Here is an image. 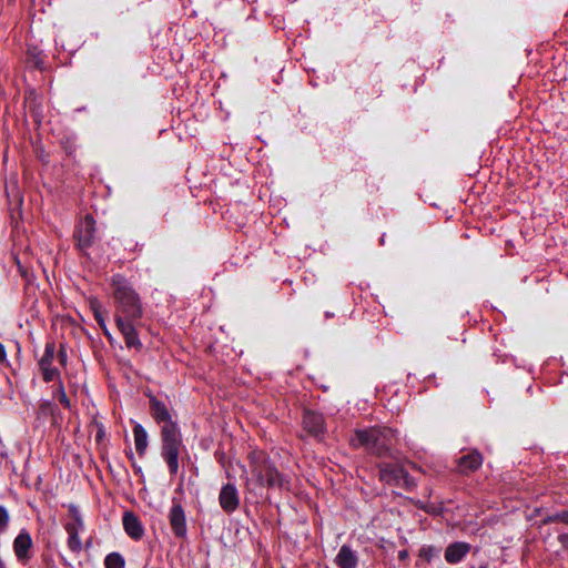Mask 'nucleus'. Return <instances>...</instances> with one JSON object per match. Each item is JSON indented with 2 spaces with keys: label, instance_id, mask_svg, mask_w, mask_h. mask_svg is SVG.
<instances>
[{
  "label": "nucleus",
  "instance_id": "aec40b11",
  "mask_svg": "<svg viewBox=\"0 0 568 568\" xmlns=\"http://www.w3.org/2000/svg\"><path fill=\"white\" fill-rule=\"evenodd\" d=\"M551 523H562L568 525V510L559 511L552 515L545 517L541 520L542 525L551 524Z\"/></svg>",
  "mask_w": 568,
  "mask_h": 568
},
{
  "label": "nucleus",
  "instance_id": "a878e982",
  "mask_svg": "<svg viewBox=\"0 0 568 568\" xmlns=\"http://www.w3.org/2000/svg\"><path fill=\"white\" fill-rule=\"evenodd\" d=\"M58 359L62 366L67 365L68 354H67L65 346L63 344L60 345V348L58 352Z\"/></svg>",
  "mask_w": 568,
  "mask_h": 568
},
{
  "label": "nucleus",
  "instance_id": "9d476101",
  "mask_svg": "<svg viewBox=\"0 0 568 568\" xmlns=\"http://www.w3.org/2000/svg\"><path fill=\"white\" fill-rule=\"evenodd\" d=\"M219 503L221 508L231 514L235 511L240 505V497L234 484H225L220 491Z\"/></svg>",
  "mask_w": 568,
  "mask_h": 568
},
{
  "label": "nucleus",
  "instance_id": "7c9ffc66",
  "mask_svg": "<svg viewBox=\"0 0 568 568\" xmlns=\"http://www.w3.org/2000/svg\"><path fill=\"white\" fill-rule=\"evenodd\" d=\"M129 457H130L131 460H133V454L132 453L129 454Z\"/></svg>",
  "mask_w": 568,
  "mask_h": 568
},
{
  "label": "nucleus",
  "instance_id": "1a4fd4ad",
  "mask_svg": "<svg viewBox=\"0 0 568 568\" xmlns=\"http://www.w3.org/2000/svg\"><path fill=\"white\" fill-rule=\"evenodd\" d=\"M378 470L379 479L385 484L396 487L402 485L403 471L405 470L403 466L398 464L381 463Z\"/></svg>",
  "mask_w": 568,
  "mask_h": 568
},
{
  "label": "nucleus",
  "instance_id": "5701e85b",
  "mask_svg": "<svg viewBox=\"0 0 568 568\" xmlns=\"http://www.w3.org/2000/svg\"><path fill=\"white\" fill-rule=\"evenodd\" d=\"M9 524V514L8 510L0 506V532L6 531Z\"/></svg>",
  "mask_w": 568,
  "mask_h": 568
},
{
  "label": "nucleus",
  "instance_id": "f257e3e1",
  "mask_svg": "<svg viewBox=\"0 0 568 568\" xmlns=\"http://www.w3.org/2000/svg\"><path fill=\"white\" fill-rule=\"evenodd\" d=\"M114 321L128 348L141 351L143 345L136 331L143 316V305L139 293L128 278L121 274L111 277Z\"/></svg>",
  "mask_w": 568,
  "mask_h": 568
},
{
  "label": "nucleus",
  "instance_id": "c756f323",
  "mask_svg": "<svg viewBox=\"0 0 568 568\" xmlns=\"http://www.w3.org/2000/svg\"><path fill=\"white\" fill-rule=\"evenodd\" d=\"M133 467L135 468L136 471H141V467H136L134 463H133Z\"/></svg>",
  "mask_w": 568,
  "mask_h": 568
},
{
  "label": "nucleus",
  "instance_id": "2eb2a0df",
  "mask_svg": "<svg viewBox=\"0 0 568 568\" xmlns=\"http://www.w3.org/2000/svg\"><path fill=\"white\" fill-rule=\"evenodd\" d=\"M470 545L467 542L450 544L445 551V559L449 564H457L469 552Z\"/></svg>",
  "mask_w": 568,
  "mask_h": 568
},
{
  "label": "nucleus",
  "instance_id": "f8f14e48",
  "mask_svg": "<svg viewBox=\"0 0 568 568\" xmlns=\"http://www.w3.org/2000/svg\"><path fill=\"white\" fill-rule=\"evenodd\" d=\"M481 465V454L478 450H471L458 458L457 471L463 475H468L479 469Z\"/></svg>",
  "mask_w": 568,
  "mask_h": 568
},
{
  "label": "nucleus",
  "instance_id": "ddd939ff",
  "mask_svg": "<svg viewBox=\"0 0 568 568\" xmlns=\"http://www.w3.org/2000/svg\"><path fill=\"white\" fill-rule=\"evenodd\" d=\"M125 532L134 540H140L144 535V528L139 517L132 511H125L122 518Z\"/></svg>",
  "mask_w": 568,
  "mask_h": 568
},
{
  "label": "nucleus",
  "instance_id": "cd10ccee",
  "mask_svg": "<svg viewBox=\"0 0 568 568\" xmlns=\"http://www.w3.org/2000/svg\"><path fill=\"white\" fill-rule=\"evenodd\" d=\"M7 361V353L4 346L0 343V364Z\"/></svg>",
  "mask_w": 568,
  "mask_h": 568
},
{
  "label": "nucleus",
  "instance_id": "0eeeda50",
  "mask_svg": "<svg viewBox=\"0 0 568 568\" xmlns=\"http://www.w3.org/2000/svg\"><path fill=\"white\" fill-rule=\"evenodd\" d=\"M55 354V345L53 342H48L44 347V353L39 361V367L42 373L44 382H53L60 378V373L52 366V362Z\"/></svg>",
  "mask_w": 568,
  "mask_h": 568
},
{
  "label": "nucleus",
  "instance_id": "a211bd4d",
  "mask_svg": "<svg viewBox=\"0 0 568 568\" xmlns=\"http://www.w3.org/2000/svg\"><path fill=\"white\" fill-rule=\"evenodd\" d=\"M91 308L93 311L94 318H95L97 323L99 324L100 328L103 331L104 335L109 336L110 333L108 331V327L105 324V318H104V313L101 310L100 303L98 301H92Z\"/></svg>",
  "mask_w": 568,
  "mask_h": 568
},
{
  "label": "nucleus",
  "instance_id": "6e6552de",
  "mask_svg": "<svg viewBox=\"0 0 568 568\" xmlns=\"http://www.w3.org/2000/svg\"><path fill=\"white\" fill-rule=\"evenodd\" d=\"M169 521L176 538H185L187 534L186 517L183 507L174 504L169 513Z\"/></svg>",
  "mask_w": 568,
  "mask_h": 568
},
{
  "label": "nucleus",
  "instance_id": "393cba45",
  "mask_svg": "<svg viewBox=\"0 0 568 568\" xmlns=\"http://www.w3.org/2000/svg\"><path fill=\"white\" fill-rule=\"evenodd\" d=\"M437 555V551L434 547H427V548H422L420 551H419V556L422 558H425L428 562L433 559V557H435Z\"/></svg>",
  "mask_w": 568,
  "mask_h": 568
},
{
  "label": "nucleus",
  "instance_id": "6ab92c4d",
  "mask_svg": "<svg viewBox=\"0 0 568 568\" xmlns=\"http://www.w3.org/2000/svg\"><path fill=\"white\" fill-rule=\"evenodd\" d=\"M105 568H125L124 557L120 552H110L104 558Z\"/></svg>",
  "mask_w": 568,
  "mask_h": 568
},
{
  "label": "nucleus",
  "instance_id": "c85d7f7f",
  "mask_svg": "<svg viewBox=\"0 0 568 568\" xmlns=\"http://www.w3.org/2000/svg\"><path fill=\"white\" fill-rule=\"evenodd\" d=\"M407 557H408V552H407L406 550H402V551H399V554H398V558H399L400 560H404V559H406Z\"/></svg>",
  "mask_w": 568,
  "mask_h": 568
},
{
  "label": "nucleus",
  "instance_id": "4be33fe9",
  "mask_svg": "<svg viewBox=\"0 0 568 568\" xmlns=\"http://www.w3.org/2000/svg\"><path fill=\"white\" fill-rule=\"evenodd\" d=\"M408 491L413 490L416 487L415 479L406 471H403L402 485L399 486Z\"/></svg>",
  "mask_w": 568,
  "mask_h": 568
},
{
  "label": "nucleus",
  "instance_id": "b1692460",
  "mask_svg": "<svg viewBox=\"0 0 568 568\" xmlns=\"http://www.w3.org/2000/svg\"><path fill=\"white\" fill-rule=\"evenodd\" d=\"M28 54L32 58V61H33V64L37 67V68H42L44 61L41 57V52L40 51H37V49H30L28 51Z\"/></svg>",
  "mask_w": 568,
  "mask_h": 568
},
{
  "label": "nucleus",
  "instance_id": "f03ea898",
  "mask_svg": "<svg viewBox=\"0 0 568 568\" xmlns=\"http://www.w3.org/2000/svg\"><path fill=\"white\" fill-rule=\"evenodd\" d=\"M150 414L161 426V456L168 465L170 475L179 471V456L183 447L181 430L165 405L155 396L150 397Z\"/></svg>",
  "mask_w": 568,
  "mask_h": 568
},
{
  "label": "nucleus",
  "instance_id": "4468645a",
  "mask_svg": "<svg viewBox=\"0 0 568 568\" xmlns=\"http://www.w3.org/2000/svg\"><path fill=\"white\" fill-rule=\"evenodd\" d=\"M335 565L338 568H356L358 565V557L348 545H343L338 550L335 559Z\"/></svg>",
  "mask_w": 568,
  "mask_h": 568
},
{
  "label": "nucleus",
  "instance_id": "7ed1b4c3",
  "mask_svg": "<svg viewBox=\"0 0 568 568\" xmlns=\"http://www.w3.org/2000/svg\"><path fill=\"white\" fill-rule=\"evenodd\" d=\"M395 432L393 429L374 426L355 429L349 438V444L354 448H364L376 457H389L392 456Z\"/></svg>",
  "mask_w": 568,
  "mask_h": 568
},
{
  "label": "nucleus",
  "instance_id": "dca6fc26",
  "mask_svg": "<svg viewBox=\"0 0 568 568\" xmlns=\"http://www.w3.org/2000/svg\"><path fill=\"white\" fill-rule=\"evenodd\" d=\"M32 546V540L27 531H21L13 541V548L16 556L19 560H26L29 558V550Z\"/></svg>",
  "mask_w": 568,
  "mask_h": 568
},
{
  "label": "nucleus",
  "instance_id": "20e7f679",
  "mask_svg": "<svg viewBox=\"0 0 568 568\" xmlns=\"http://www.w3.org/2000/svg\"><path fill=\"white\" fill-rule=\"evenodd\" d=\"M248 462L253 480L258 487L277 490L288 488L290 480L287 476L276 468L275 464L264 452H251L248 454Z\"/></svg>",
  "mask_w": 568,
  "mask_h": 568
},
{
  "label": "nucleus",
  "instance_id": "423d86ee",
  "mask_svg": "<svg viewBox=\"0 0 568 568\" xmlns=\"http://www.w3.org/2000/svg\"><path fill=\"white\" fill-rule=\"evenodd\" d=\"M95 236V221L92 215H87L77 226L74 239L77 246L81 251H85L92 246Z\"/></svg>",
  "mask_w": 568,
  "mask_h": 568
},
{
  "label": "nucleus",
  "instance_id": "f3484780",
  "mask_svg": "<svg viewBox=\"0 0 568 568\" xmlns=\"http://www.w3.org/2000/svg\"><path fill=\"white\" fill-rule=\"evenodd\" d=\"M133 436L136 453L139 454L140 457H143L149 445L148 433L145 428L141 424H136L133 427Z\"/></svg>",
  "mask_w": 568,
  "mask_h": 568
},
{
  "label": "nucleus",
  "instance_id": "9b49d317",
  "mask_svg": "<svg viewBox=\"0 0 568 568\" xmlns=\"http://www.w3.org/2000/svg\"><path fill=\"white\" fill-rule=\"evenodd\" d=\"M303 428L311 436H322L325 432V422L323 415L317 412L305 410L303 415Z\"/></svg>",
  "mask_w": 568,
  "mask_h": 568
},
{
  "label": "nucleus",
  "instance_id": "bb28decb",
  "mask_svg": "<svg viewBox=\"0 0 568 568\" xmlns=\"http://www.w3.org/2000/svg\"><path fill=\"white\" fill-rule=\"evenodd\" d=\"M558 540L562 545V547L568 549V534H560L558 536Z\"/></svg>",
  "mask_w": 568,
  "mask_h": 568
},
{
  "label": "nucleus",
  "instance_id": "39448f33",
  "mask_svg": "<svg viewBox=\"0 0 568 568\" xmlns=\"http://www.w3.org/2000/svg\"><path fill=\"white\" fill-rule=\"evenodd\" d=\"M69 513L72 520L67 523L64 526V529L68 532V547L72 552L78 554L82 550V542L79 537V532L84 529V523L75 506H70Z\"/></svg>",
  "mask_w": 568,
  "mask_h": 568
},
{
  "label": "nucleus",
  "instance_id": "412c9836",
  "mask_svg": "<svg viewBox=\"0 0 568 568\" xmlns=\"http://www.w3.org/2000/svg\"><path fill=\"white\" fill-rule=\"evenodd\" d=\"M59 381V387L57 389V397L60 402V404L65 407V408H70L71 407V403H70V399L68 398L67 394H65V390H64V387H63V384L62 382L60 381V378L58 379Z\"/></svg>",
  "mask_w": 568,
  "mask_h": 568
}]
</instances>
